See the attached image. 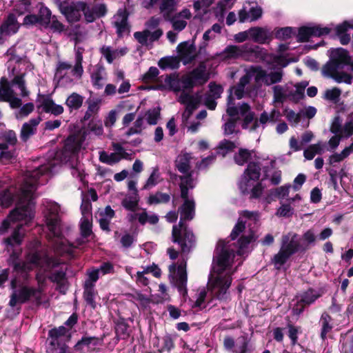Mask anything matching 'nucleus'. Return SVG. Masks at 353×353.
<instances>
[{"label": "nucleus", "instance_id": "nucleus-38", "mask_svg": "<svg viewBox=\"0 0 353 353\" xmlns=\"http://www.w3.org/2000/svg\"><path fill=\"white\" fill-rule=\"evenodd\" d=\"M83 51L84 50L82 48L76 46L75 64L72 68L71 72L72 74L77 79H80L83 72V68L82 66Z\"/></svg>", "mask_w": 353, "mask_h": 353}, {"label": "nucleus", "instance_id": "nucleus-2", "mask_svg": "<svg viewBox=\"0 0 353 353\" xmlns=\"http://www.w3.org/2000/svg\"><path fill=\"white\" fill-rule=\"evenodd\" d=\"M234 250L231 245L224 241H219L213 260L212 270L210 272L208 290L212 298L225 299L232 283L231 275L236 271L232 268Z\"/></svg>", "mask_w": 353, "mask_h": 353}, {"label": "nucleus", "instance_id": "nucleus-23", "mask_svg": "<svg viewBox=\"0 0 353 353\" xmlns=\"http://www.w3.org/2000/svg\"><path fill=\"white\" fill-rule=\"evenodd\" d=\"M127 219L131 223L138 221L141 225L147 223L154 225L159 222V216L154 213L148 212L145 209H141V212L129 213Z\"/></svg>", "mask_w": 353, "mask_h": 353}, {"label": "nucleus", "instance_id": "nucleus-8", "mask_svg": "<svg viewBox=\"0 0 353 353\" xmlns=\"http://www.w3.org/2000/svg\"><path fill=\"white\" fill-rule=\"evenodd\" d=\"M253 76L250 69L240 79L238 85L230 90L231 92L228 97L227 113L234 119H239L240 117V107L237 108L234 105L232 99L233 95L238 99H241L244 95L245 85L249 83Z\"/></svg>", "mask_w": 353, "mask_h": 353}, {"label": "nucleus", "instance_id": "nucleus-20", "mask_svg": "<svg viewBox=\"0 0 353 353\" xmlns=\"http://www.w3.org/2000/svg\"><path fill=\"white\" fill-rule=\"evenodd\" d=\"M330 28L321 27L319 25L302 27L299 29L297 39L299 41H307L311 37H321L328 34L330 32Z\"/></svg>", "mask_w": 353, "mask_h": 353}, {"label": "nucleus", "instance_id": "nucleus-22", "mask_svg": "<svg viewBox=\"0 0 353 353\" xmlns=\"http://www.w3.org/2000/svg\"><path fill=\"white\" fill-rule=\"evenodd\" d=\"M254 52L252 46L245 44L243 46H228L222 52L221 56L225 59H238L245 57L246 54Z\"/></svg>", "mask_w": 353, "mask_h": 353}, {"label": "nucleus", "instance_id": "nucleus-9", "mask_svg": "<svg viewBox=\"0 0 353 353\" xmlns=\"http://www.w3.org/2000/svg\"><path fill=\"white\" fill-rule=\"evenodd\" d=\"M29 260L31 264L26 268L28 270L35 268H39L37 274V279L39 284L43 283L48 276L46 273L59 263L48 256H41L38 253L33 254Z\"/></svg>", "mask_w": 353, "mask_h": 353}, {"label": "nucleus", "instance_id": "nucleus-29", "mask_svg": "<svg viewBox=\"0 0 353 353\" xmlns=\"http://www.w3.org/2000/svg\"><path fill=\"white\" fill-rule=\"evenodd\" d=\"M301 247L298 234L290 232L282 238L281 248L291 254L295 253Z\"/></svg>", "mask_w": 353, "mask_h": 353}, {"label": "nucleus", "instance_id": "nucleus-25", "mask_svg": "<svg viewBox=\"0 0 353 353\" xmlns=\"http://www.w3.org/2000/svg\"><path fill=\"white\" fill-rule=\"evenodd\" d=\"M85 139L84 134L77 133L68 137L65 142V152L71 154L78 152L82 147V144Z\"/></svg>", "mask_w": 353, "mask_h": 353}, {"label": "nucleus", "instance_id": "nucleus-45", "mask_svg": "<svg viewBox=\"0 0 353 353\" xmlns=\"http://www.w3.org/2000/svg\"><path fill=\"white\" fill-rule=\"evenodd\" d=\"M353 152V143L348 147L344 148L340 153H334L328 159V163L330 165H334L336 163L343 161L350 154Z\"/></svg>", "mask_w": 353, "mask_h": 353}, {"label": "nucleus", "instance_id": "nucleus-40", "mask_svg": "<svg viewBox=\"0 0 353 353\" xmlns=\"http://www.w3.org/2000/svg\"><path fill=\"white\" fill-rule=\"evenodd\" d=\"M325 144L319 141L316 143L311 144L303 151V157L307 160H312L316 154H321L325 151Z\"/></svg>", "mask_w": 353, "mask_h": 353}, {"label": "nucleus", "instance_id": "nucleus-19", "mask_svg": "<svg viewBox=\"0 0 353 353\" xmlns=\"http://www.w3.org/2000/svg\"><path fill=\"white\" fill-rule=\"evenodd\" d=\"M192 17V13L188 8L183 9L181 12L171 15L165 21H170L173 30L179 32L184 30L188 24V20Z\"/></svg>", "mask_w": 353, "mask_h": 353}, {"label": "nucleus", "instance_id": "nucleus-60", "mask_svg": "<svg viewBox=\"0 0 353 353\" xmlns=\"http://www.w3.org/2000/svg\"><path fill=\"white\" fill-rule=\"evenodd\" d=\"M31 0H17L14 4V11L21 15L30 10Z\"/></svg>", "mask_w": 353, "mask_h": 353}, {"label": "nucleus", "instance_id": "nucleus-59", "mask_svg": "<svg viewBox=\"0 0 353 353\" xmlns=\"http://www.w3.org/2000/svg\"><path fill=\"white\" fill-rule=\"evenodd\" d=\"M68 330L64 326H60L58 328H54L50 330L49 336L51 338V344L54 345L57 340L66 335Z\"/></svg>", "mask_w": 353, "mask_h": 353}, {"label": "nucleus", "instance_id": "nucleus-50", "mask_svg": "<svg viewBox=\"0 0 353 353\" xmlns=\"http://www.w3.org/2000/svg\"><path fill=\"white\" fill-rule=\"evenodd\" d=\"M162 181L161 177L160 172L157 168H154L152 170V172L148 179H147L145 183L144 184L143 188L145 190H149L152 188L157 185L159 183Z\"/></svg>", "mask_w": 353, "mask_h": 353}, {"label": "nucleus", "instance_id": "nucleus-46", "mask_svg": "<svg viewBox=\"0 0 353 353\" xmlns=\"http://www.w3.org/2000/svg\"><path fill=\"white\" fill-rule=\"evenodd\" d=\"M232 1L233 0H222L219 1L214 8V12L218 21H222L223 20L225 12L232 6Z\"/></svg>", "mask_w": 353, "mask_h": 353}, {"label": "nucleus", "instance_id": "nucleus-37", "mask_svg": "<svg viewBox=\"0 0 353 353\" xmlns=\"http://www.w3.org/2000/svg\"><path fill=\"white\" fill-rule=\"evenodd\" d=\"M139 202V196L138 193H128L121 201L122 206L130 210L131 212H137Z\"/></svg>", "mask_w": 353, "mask_h": 353}, {"label": "nucleus", "instance_id": "nucleus-42", "mask_svg": "<svg viewBox=\"0 0 353 353\" xmlns=\"http://www.w3.org/2000/svg\"><path fill=\"white\" fill-rule=\"evenodd\" d=\"M84 97L77 93L72 92L65 100V105L70 112L79 110L83 105Z\"/></svg>", "mask_w": 353, "mask_h": 353}, {"label": "nucleus", "instance_id": "nucleus-44", "mask_svg": "<svg viewBox=\"0 0 353 353\" xmlns=\"http://www.w3.org/2000/svg\"><path fill=\"white\" fill-rule=\"evenodd\" d=\"M308 83L307 81H302L299 83L296 84L294 86V89L292 90H289V98L297 102L303 98L304 91L305 88L307 86Z\"/></svg>", "mask_w": 353, "mask_h": 353}, {"label": "nucleus", "instance_id": "nucleus-55", "mask_svg": "<svg viewBox=\"0 0 353 353\" xmlns=\"http://www.w3.org/2000/svg\"><path fill=\"white\" fill-rule=\"evenodd\" d=\"M331 322L332 319L330 315H328L326 313L322 314L320 323L322 326L321 336L323 339H325L326 337L327 334L331 331L332 328Z\"/></svg>", "mask_w": 353, "mask_h": 353}, {"label": "nucleus", "instance_id": "nucleus-48", "mask_svg": "<svg viewBox=\"0 0 353 353\" xmlns=\"http://www.w3.org/2000/svg\"><path fill=\"white\" fill-rule=\"evenodd\" d=\"M15 157V151L9 150L6 143H0V161L6 164Z\"/></svg>", "mask_w": 353, "mask_h": 353}, {"label": "nucleus", "instance_id": "nucleus-3", "mask_svg": "<svg viewBox=\"0 0 353 353\" xmlns=\"http://www.w3.org/2000/svg\"><path fill=\"white\" fill-rule=\"evenodd\" d=\"M195 185L191 174L181 177L180 188L181 196L184 199V203L179 208L181 220L178 225H175L172 228V239L174 242L181 244L183 252H188L194 240V235L190 231H188L183 225V221H189L194 216L195 203L193 199H188V191Z\"/></svg>", "mask_w": 353, "mask_h": 353}, {"label": "nucleus", "instance_id": "nucleus-47", "mask_svg": "<svg viewBox=\"0 0 353 353\" xmlns=\"http://www.w3.org/2000/svg\"><path fill=\"white\" fill-rule=\"evenodd\" d=\"M274 92V101L282 103L285 98L289 97L290 86L274 85L273 88Z\"/></svg>", "mask_w": 353, "mask_h": 353}, {"label": "nucleus", "instance_id": "nucleus-27", "mask_svg": "<svg viewBox=\"0 0 353 353\" xmlns=\"http://www.w3.org/2000/svg\"><path fill=\"white\" fill-rule=\"evenodd\" d=\"M251 40L259 43H265L272 38V32L267 28L254 27L249 29Z\"/></svg>", "mask_w": 353, "mask_h": 353}, {"label": "nucleus", "instance_id": "nucleus-13", "mask_svg": "<svg viewBox=\"0 0 353 353\" xmlns=\"http://www.w3.org/2000/svg\"><path fill=\"white\" fill-rule=\"evenodd\" d=\"M169 270L170 276L175 285L181 292H186V283H187V272H186V262L183 261L176 268L175 264L170 265Z\"/></svg>", "mask_w": 353, "mask_h": 353}, {"label": "nucleus", "instance_id": "nucleus-10", "mask_svg": "<svg viewBox=\"0 0 353 353\" xmlns=\"http://www.w3.org/2000/svg\"><path fill=\"white\" fill-rule=\"evenodd\" d=\"M210 79V72L205 62H201L190 73L183 76V83L185 87L203 85Z\"/></svg>", "mask_w": 353, "mask_h": 353}, {"label": "nucleus", "instance_id": "nucleus-12", "mask_svg": "<svg viewBox=\"0 0 353 353\" xmlns=\"http://www.w3.org/2000/svg\"><path fill=\"white\" fill-rule=\"evenodd\" d=\"M84 7V1H72L62 4L60 6V11L69 23H75L81 19L82 10Z\"/></svg>", "mask_w": 353, "mask_h": 353}, {"label": "nucleus", "instance_id": "nucleus-35", "mask_svg": "<svg viewBox=\"0 0 353 353\" xmlns=\"http://www.w3.org/2000/svg\"><path fill=\"white\" fill-rule=\"evenodd\" d=\"M19 28V24L16 19L15 15L10 14L1 27V34L2 35L14 34L17 32Z\"/></svg>", "mask_w": 353, "mask_h": 353}, {"label": "nucleus", "instance_id": "nucleus-53", "mask_svg": "<svg viewBox=\"0 0 353 353\" xmlns=\"http://www.w3.org/2000/svg\"><path fill=\"white\" fill-rule=\"evenodd\" d=\"M143 117L148 124L156 125L160 118V110L159 108L148 110Z\"/></svg>", "mask_w": 353, "mask_h": 353}, {"label": "nucleus", "instance_id": "nucleus-56", "mask_svg": "<svg viewBox=\"0 0 353 353\" xmlns=\"http://www.w3.org/2000/svg\"><path fill=\"white\" fill-rule=\"evenodd\" d=\"M100 109L99 101H90L88 102V109L84 114L83 120L88 121L96 115Z\"/></svg>", "mask_w": 353, "mask_h": 353}, {"label": "nucleus", "instance_id": "nucleus-28", "mask_svg": "<svg viewBox=\"0 0 353 353\" xmlns=\"http://www.w3.org/2000/svg\"><path fill=\"white\" fill-rule=\"evenodd\" d=\"M262 9L258 6H254L247 10L243 7L239 11V21L240 23L246 21H254L262 16Z\"/></svg>", "mask_w": 353, "mask_h": 353}, {"label": "nucleus", "instance_id": "nucleus-36", "mask_svg": "<svg viewBox=\"0 0 353 353\" xmlns=\"http://www.w3.org/2000/svg\"><path fill=\"white\" fill-rule=\"evenodd\" d=\"M192 157L190 153L182 152L177 156L175 165L178 170L183 174L188 173L190 168V161Z\"/></svg>", "mask_w": 353, "mask_h": 353}, {"label": "nucleus", "instance_id": "nucleus-61", "mask_svg": "<svg viewBox=\"0 0 353 353\" xmlns=\"http://www.w3.org/2000/svg\"><path fill=\"white\" fill-rule=\"evenodd\" d=\"M9 98L8 80L5 77H2L0 80V101H6L10 104Z\"/></svg>", "mask_w": 353, "mask_h": 353}, {"label": "nucleus", "instance_id": "nucleus-31", "mask_svg": "<svg viewBox=\"0 0 353 353\" xmlns=\"http://www.w3.org/2000/svg\"><path fill=\"white\" fill-rule=\"evenodd\" d=\"M41 121V117H37L31 119L28 122L23 124L20 134L22 141H26L31 136L35 134L37 131V127Z\"/></svg>", "mask_w": 353, "mask_h": 353}, {"label": "nucleus", "instance_id": "nucleus-1", "mask_svg": "<svg viewBox=\"0 0 353 353\" xmlns=\"http://www.w3.org/2000/svg\"><path fill=\"white\" fill-rule=\"evenodd\" d=\"M51 171L48 165H42L36 170L28 171L26 173L16 208L1 223L0 234H3L8 231L11 222L24 221L25 224L28 225L33 219L34 216V193L38 185L47 181L48 179L45 175Z\"/></svg>", "mask_w": 353, "mask_h": 353}, {"label": "nucleus", "instance_id": "nucleus-6", "mask_svg": "<svg viewBox=\"0 0 353 353\" xmlns=\"http://www.w3.org/2000/svg\"><path fill=\"white\" fill-rule=\"evenodd\" d=\"M259 216V214L256 212L244 211L234 227L230 234L232 240L242 234L239 240V250L237 252L239 254H241L242 250L254 239L253 232L249 227L258 220Z\"/></svg>", "mask_w": 353, "mask_h": 353}, {"label": "nucleus", "instance_id": "nucleus-64", "mask_svg": "<svg viewBox=\"0 0 353 353\" xmlns=\"http://www.w3.org/2000/svg\"><path fill=\"white\" fill-rule=\"evenodd\" d=\"M341 94V90L338 88H333L325 91L324 98L326 100L336 102Z\"/></svg>", "mask_w": 353, "mask_h": 353}, {"label": "nucleus", "instance_id": "nucleus-14", "mask_svg": "<svg viewBox=\"0 0 353 353\" xmlns=\"http://www.w3.org/2000/svg\"><path fill=\"white\" fill-rule=\"evenodd\" d=\"M178 101L186 106L182 117L183 121H187L193 111L198 108L201 101V96L199 94H189L182 92L179 96Z\"/></svg>", "mask_w": 353, "mask_h": 353}, {"label": "nucleus", "instance_id": "nucleus-54", "mask_svg": "<svg viewBox=\"0 0 353 353\" xmlns=\"http://www.w3.org/2000/svg\"><path fill=\"white\" fill-rule=\"evenodd\" d=\"M95 292L94 290V285H88V282L85 284L84 299L87 303L89 304L92 308L96 307V303L94 301Z\"/></svg>", "mask_w": 353, "mask_h": 353}, {"label": "nucleus", "instance_id": "nucleus-34", "mask_svg": "<svg viewBox=\"0 0 353 353\" xmlns=\"http://www.w3.org/2000/svg\"><path fill=\"white\" fill-rule=\"evenodd\" d=\"M114 214V211L110 205L106 206L104 210L99 212L98 219L100 227L103 230H110L109 225Z\"/></svg>", "mask_w": 353, "mask_h": 353}, {"label": "nucleus", "instance_id": "nucleus-41", "mask_svg": "<svg viewBox=\"0 0 353 353\" xmlns=\"http://www.w3.org/2000/svg\"><path fill=\"white\" fill-rule=\"evenodd\" d=\"M102 339L94 336H85L83 337L78 343L75 345L74 347L77 350H82L85 346L89 349L94 350L96 347L101 345Z\"/></svg>", "mask_w": 353, "mask_h": 353}, {"label": "nucleus", "instance_id": "nucleus-39", "mask_svg": "<svg viewBox=\"0 0 353 353\" xmlns=\"http://www.w3.org/2000/svg\"><path fill=\"white\" fill-rule=\"evenodd\" d=\"M290 188L291 185L288 184L271 190L269 195L265 199V202L267 204L270 203L273 198H278L279 199H284L285 196H288Z\"/></svg>", "mask_w": 353, "mask_h": 353}, {"label": "nucleus", "instance_id": "nucleus-17", "mask_svg": "<svg viewBox=\"0 0 353 353\" xmlns=\"http://www.w3.org/2000/svg\"><path fill=\"white\" fill-rule=\"evenodd\" d=\"M31 296L37 300L40 299L41 289H34L23 287L19 292H14L12 294L9 305L11 307H14L18 303H24Z\"/></svg>", "mask_w": 353, "mask_h": 353}, {"label": "nucleus", "instance_id": "nucleus-62", "mask_svg": "<svg viewBox=\"0 0 353 353\" xmlns=\"http://www.w3.org/2000/svg\"><path fill=\"white\" fill-rule=\"evenodd\" d=\"M158 65L162 69L175 68L178 67L179 61L174 57L163 58L160 59Z\"/></svg>", "mask_w": 353, "mask_h": 353}, {"label": "nucleus", "instance_id": "nucleus-51", "mask_svg": "<svg viewBox=\"0 0 353 353\" xmlns=\"http://www.w3.org/2000/svg\"><path fill=\"white\" fill-rule=\"evenodd\" d=\"M145 128V119L143 116H139L134 121L133 126L128 130L125 134L127 137L136 134H141L142 130Z\"/></svg>", "mask_w": 353, "mask_h": 353}, {"label": "nucleus", "instance_id": "nucleus-24", "mask_svg": "<svg viewBox=\"0 0 353 353\" xmlns=\"http://www.w3.org/2000/svg\"><path fill=\"white\" fill-rule=\"evenodd\" d=\"M82 217L80 221V230L82 237L86 238L92 234V215L90 212V205L86 203L81 205Z\"/></svg>", "mask_w": 353, "mask_h": 353}, {"label": "nucleus", "instance_id": "nucleus-43", "mask_svg": "<svg viewBox=\"0 0 353 353\" xmlns=\"http://www.w3.org/2000/svg\"><path fill=\"white\" fill-rule=\"evenodd\" d=\"M176 0H162L159 6L160 12L166 20L176 10Z\"/></svg>", "mask_w": 353, "mask_h": 353}, {"label": "nucleus", "instance_id": "nucleus-26", "mask_svg": "<svg viewBox=\"0 0 353 353\" xmlns=\"http://www.w3.org/2000/svg\"><path fill=\"white\" fill-rule=\"evenodd\" d=\"M117 29L119 37H123L130 32V26L128 23V16L123 11H119L114 17L112 21Z\"/></svg>", "mask_w": 353, "mask_h": 353}, {"label": "nucleus", "instance_id": "nucleus-32", "mask_svg": "<svg viewBox=\"0 0 353 353\" xmlns=\"http://www.w3.org/2000/svg\"><path fill=\"white\" fill-rule=\"evenodd\" d=\"M128 52L127 48L112 49L110 46H103L100 48V52L108 63H112L114 60L125 55Z\"/></svg>", "mask_w": 353, "mask_h": 353}, {"label": "nucleus", "instance_id": "nucleus-30", "mask_svg": "<svg viewBox=\"0 0 353 353\" xmlns=\"http://www.w3.org/2000/svg\"><path fill=\"white\" fill-rule=\"evenodd\" d=\"M163 81L165 84V86L175 92L180 91H183V92H184L185 90L191 89V87L185 86L183 83V76L181 78H179L178 74H172L169 76H165L163 78Z\"/></svg>", "mask_w": 353, "mask_h": 353}, {"label": "nucleus", "instance_id": "nucleus-16", "mask_svg": "<svg viewBox=\"0 0 353 353\" xmlns=\"http://www.w3.org/2000/svg\"><path fill=\"white\" fill-rule=\"evenodd\" d=\"M251 70L256 82H263L267 85L281 82L283 78L281 70L270 73H267L265 70L259 68L251 69Z\"/></svg>", "mask_w": 353, "mask_h": 353}, {"label": "nucleus", "instance_id": "nucleus-33", "mask_svg": "<svg viewBox=\"0 0 353 353\" xmlns=\"http://www.w3.org/2000/svg\"><path fill=\"white\" fill-rule=\"evenodd\" d=\"M24 236V232L22 231V225H19L13 231L10 236L3 239V243L8 250L15 245H19Z\"/></svg>", "mask_w": 353, "mask_h": 353}, {"label": "nucleus", "instance_id": "nucleus-63", "mask_svg": "<svg viewBox=\"0 0 353 353\" xmlns=\"http://www.w3.org/2000/svg\"><path fill=\"white\" fill-rule=\"evenodd\" d=\"M88 128L97 136H101L103 133L102 123L100 120L92 119L88 124Z\"/></svg>", "mask_w": 353, "mask_h": 353}, {"label": "nucleus", "instance_id": "nucleus-4", "mask_svg": "<svg viewBox=\"0 0 353 353\" xmlns=\"http://www.w3.org/2000/svg\"><path fill=\"white\" fill-rule=\"evenodd\" d=\"M44 206L45 223L48 230L47 236L51 241L54 252L60 255L72 254L76 246L69 243L62 234L60 207L57 203L48 201H46Z\"/></svg>", "mask_w": 353, "mask_h": 353}, {"label": "nucleus", "instance_id": "nucleus-15", "mask_svg": "<svg viewBox=\"0 0 353 353\" xmlns=\"http://www.w3.org/2000/svg\"><path fill=\"white\" fill-rule=\"evenodd\" d=\"M261 175V168L256 163H249L245 170L241 180L239 183V188L242 192L248 191V183L251 182H256Z\"/></svg>", "mask_w": 353, "mask_h": 353}, {"label": "nucleus", "instance_id": "nucleus-49", "mask_svg": "<svg viewBox=\"0 0 353 353\" xmlns=\"http://www.w3.org/2000/svg\"><path fill=\"white\" fill-rule=\"evenodd\" d=\"M292 254L281 247L279 252L274 255L272 263L276 269H280Z\"/></svg>", "mask_w": 353, "mask_h": 353}, {"label": "nucleus", "instance_id": "nucleus-52", "mask_svg": "<svg viewBox=\"0 0 353 353\" xmlns=\"http://www.w3.org/2000/svg\"><path fill=\"white\" fill-rule=\"evenodd\" d=\"M170 195L166 193L156 192L155 194L149 196L147 202L150 205H156L168 203L170 201Z\"/></svg>", "mask_w": 353, "mask_h": 353}, {"label": "nucleus", "instance_id": "nucleus-11", "mask_svg": "<svg viewBox=\"0 0 353 353\" xmlns=\"http://www.w3.org/2000/svg\"><path fill=\"white\" fill-rule=\"evenodd\" d=\"M14 85H17L19 88L20 90V95L22 97L28 96L29 92L26 88L23 74L15 76L11 82L8 81L9 98L11 99L10 107L12 108H18L21 107L22 102L21 100L16 96L15 92L12 89Z\"/></svg>", "mask_w": 353, "mask_h": 353}, {"label": "nucleus", "instance_id": "nucleus-21", "mask_svg": "<svg viewBox=\"0 0 353 353\" xmlns=\"http://www.w3.org/2000/svg\"><path fill=\"white\" fill-rule=\"evenodd\" d=\"M178 57L184 65L191 63L196 57L195 46L189 42H182L177 46Z\"/></svg>", "mask_w": 353, "mask_h": 353}, {"label": "nucleus", "instance_id": "nucleus-18", "mask_svg": "<svg viewBox=\"0 0 353 353\" xmlns=\"http://www.w3.org/2000/svg\"><path fill=\"white\" fill-rule=\"evenodd\" d=\"M162 35L163 30L161 28H157L154 31L146 28L143 31L134 33V37L137 41L142 46H152L153 42L158 41Z\"/></svg>", "mask_w": 353, "mask_h": 353}, {"label": "nucleus", "instance_id": "nucleus-57", "mask_svg": "<svg viewBox=\"0 0 353 353\" xmlns=\"http://www.w3.org/2000/svg\"><path fill=\"white\" fill-rule=\"evenodd\" d=\"M248 191L246 192H243L244 194L250 192L251 198H259L263 190V187L262 186L261 183L259 182H251L248 183Z\"/></svg>", "mask_w": 353, "mask_h": 353}, {"label": "nucleus", "instance_id": "nucleus-5", "mask_svg": "<svg viewBox=\"0 0 353 353\" xmlns=\"http://www.w3.org/2000/svg\"><path fill=\"white\" fill-rule=\"evenodd\" d=\"M346 65H350L353 71V61H351L348 52L343 48L333 49L330 51V60L321 69L322 75L332 78L337 83L351 84L352 77L341 71Z\"/></svg>", "mask_w": 353, "mask_h": 353}, {"label": "nucleus", "instance_id": "nucleus-58", "mask_svg": "<svg viewBox=\"0 0 353 353\" xmlns=\"http://www.w3.org/2000/svg\"><path fill=\"white\" fill-rule=\"evenodd\" d=\"M99 160L102 163L112 165L118 163L121 159L114 152L108 154L105 151H101L99 152Z\"/></svg>", "mask_w": 353, "mask_h": 353}, {"label": "nucleus", "instance_id": "nucleus-7", "mask_svg": "<svg viewBox=\"0 0 353 353\" xmlns=\"http://www.w3.org/2000/svg\"><path fill=\"white\" fill-rule=\"evenodd\" d=\"M280 116L279 111L274 109L270 113L263 112L259 119H254V114L250 111V108L247 103H243L240 106V117L243 119L242 126L250 130H255L260 125L263 128L266 124L278 121Z\"/></svg>", "mask_w": 353, "mask_h": 353}]
</instances>
